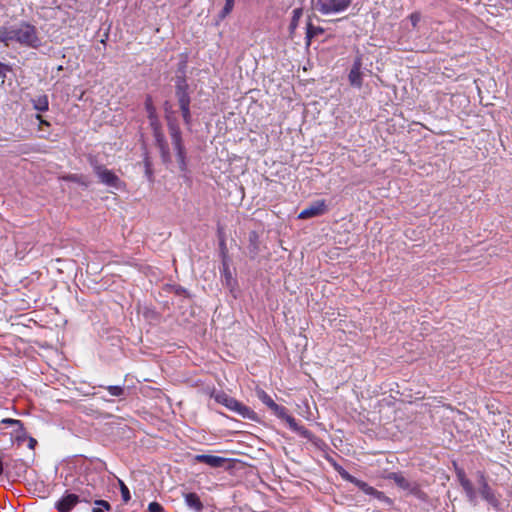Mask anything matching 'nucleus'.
I'll use <instances>...</instances> for the list:
<instances>
[{
  "label": "nucleus",
  "mask_w": 512,
  "mask_h": 512,
  "mask_svg": "<svg viewBox=\"0 0 512 512\" xmlns=\"http://www.w3.org/2000/svg\"><path fill=\"white\" fill-rule=\"evenodd\" d=\"M34 442H35V440L32 438L31 441H30L29 447H32Z\"/></svg>",
  "instance_id": "ea45409f"
},
{
  "label": "nucleus",
  "mask_w": 512,
  "mask_h": 512,
  "mask_svg": "<svg viewBox=\"0 0 512 512\" xmlns=\"http://www.w3.org/2000/svg\"><path fill=\"white\" fill-rule=\"evenodd\" d=\"M93 170L95 174L98 176L101 183L105 184L108 187L116 189L120 188L122 182L113 171L97 163L93 164Z\"/></svg>",
  "instance_id": "423d86ee"
},
{
  "label": "nucleus",
  "mask_w": 512,
  "mask_h": 512,
  "mask_svg": "<svg viewBox=\"0 0 512 512\" xmlns=\"http://www.w3.org/2000/svg\"><path fill=\"white\" fill-rule=\"evenodd\" d=\"M33 108L39 112H45L49 109V100L46 94H40L32 100Z\"/></svg>",
  "instance_id": "2eb2a0df"
},
{
  "label": "nucleus",
  "mask_w": 512,
  "mask_h": 512,
  "mask_svg": "<svg viewBox=\"0 0 512 512\" xmlns=\"http://www.w3.org/2000/svg\"><path fill=\"white\" fill-rule=\"evenodd\" d=\"M353 0H312V8L323 16H334L345 12Z\"/></svg>",
  "instance_id": "20e7f679"
},
{
  "label": "nucleus",
  "mask_w": 512,
  "mask_h": 512,
  "mask_svg": "<svg viewBox=\"0 0 512 512\" xmlns=\"http://www.w3.org/2000/svg\"><path fill=\"white\" fill-rule=\"evenodd\" d=\"M176 97L179 106L190 104V96L188 93V84L184 78H178L176 82Z\"/></svg>",
  "instance_id": "9b49d317"
},
{
  "label": "nucleus",
  "mask_w": 512,
  "mask_h": 512,
  "mask_svg": "<svg viewBox=\"0 0 512 512\" xmlns=\"http://www.w3.org/2000/svg\"><path fill=\"white\" fill-rule=\"evenodd\" d=\"M283 421H285L288 424L289 428L292 431L297 432L301 435H305L307 433V430L303 426L299 425L296 419L290 414H288Z\"/></svg>",
  "instance_id": "f3484780"
},
{
  "label": "nucleus",
  "mask_w": 512,
  "mask_h": 512,
  "mask_svg": "<svg viewBox=\"0 0 512 512\" xmlns=\"http://www.w3.org/2000/svg\"><path fill=\"white\" fill-rule=\"evenodd\" d=\"M166 118L168 121V130L171 142L176 152L179 169L180 171L185 172L187 170L186 150L183 145L180 127L176 120L172 119L170 116L167 115Z\"/></svg>",
  "instance_id": "f03ea898"
},
{
  "label": "nucleus",
  "mask_w": 512,
  "mask_h": 512,
  "mask_svg": "<svg viewBox=\"0 0 512 512\" xmlns=\"http://www.w3.org/2000/svg\"><path fill=\"white\" fill-rule=\"evenodd\" d=\"M362 57L357 56L353 62L348 78L352 86L360 88L362 86Z\"/></svg>",
  "instance_id": "9d476101"
},
{
  "label": "nucleus",
  "mask_w": 512,
  "mask_h": 512,
  "mask_svg": "<svg viewBox=\"0 0 512 512\" xmlns=\"http://www.w3.org/2000/svg\"><path fill=\"white\" fill-rule=\"evenodd\" d=\"M2 423L6 424V425H10V426L16 427L17 428L16 429L17 432L24 430L23 423L20 420H17V419L5 418V419L2 420Z\"/></svg>",
  "instance_id": "393cba45"
},
{
  "label": "nucleus",
  "mask_w": 512,
  "mask_h": 512,
  "mask_svg": "<svg viewBox=\"0 0 512 512\" xmlns=\"http://www.w3.org/2000/svg\"><path fill=\"white\" fill-rule=\"evenodd\" d=\"M106 389L108 390L110 395L115 396V397H119V396L123 395V393H124V388L121 386H118V385H110V386H107Z\"/></svg>",
  "instance_id": "cd10ccee"
},
{
  "label": "nucleus",
  "mask_w": 512,
  "mask_h": 512,
  "mask_svg": "<svg viewBox=\"0 0 512 512\" xmlns=\"http://www.w3.org/2000/svg\"><path fill=\"white\" fill-rule=\"evenodd\" d=\"M214 399L217 403L224 405L227 409L232 412H235L239 416L245 419L254 420L256 418V413L250 409L248 406L244 405L237 399L229 396L225 392L216 393Z\"/></svg>",
  "instance_id": "7ed1b4c3"
},
{
  "label": "nucleus",
  "mask_w": 512,
  "mask_h": 512,
  "mask_svg": "<svg viewBox=\"0 0 512 512\" xmlns=\"http://www.w3.org/2000/svg\"><path fill=\"white\" fill-rule=\"evenodd\" d=\"M145 109L148 114V118L150 119L151 126H154L157 124V117H156V109L153 105L151 96H147L145 100Z\"/></svg>",
  "instance_id": "dca6fc26"
},
{
  "label": "nucleus",
  "mask_w": 512,
  "mask_h": 512,
  "mask_svg": "<svg viewBox=\"0 0 512 512\" xmlns=\"http://www.w3.org/2000/svg\"><path fill=\"white\" fill-rule=\"evenodd\" d=\"M184 500L186 505L195 510L196 512H201L203 510V504L196 493L190 492L184 495Z\"/></svg>",
  "instance_id": "ddd939ff"
},
{
  "label": "nucleus",
  "mask_w": 512,
  "mask_h": 512,
  "mask_svg": "<svg viewBox=\"0 0 512 512\" xmlns=\"http://www.w3.org/2000/svg\"><path fill=\"white\" fill-rule=\"evenodd\" d=\"M409 19H410V22L412 24L413 27H416L417 24L420 22L421 20V14L418 13V12H414L412 13L410 16H409Z\"/></svg>",
  "instance_id": "473e14b6"
},
{
  "label": "nucleus",
  "mask_w": 512,
  "mask_h": 512,
  "mask_svg": "<svg viewBox=\"0 0 512 512\" xmlns=\"http://www.w3.org/2000/svg\"><path fill=\"white\" fill-rule=\"evenodd\" d=\"M355 486H357L365 494L373 496L377 499H382L385 497L383 492L378 491L377 489H375L374 487L370 486L368 483L362 480H358Z\"/></svg>",
  "instance_id": "4468645a"
},
{
  "label": "nucleus",
  "mask_w": 512,
  "mask_h": 512,
  "mask_svg": "<svg viewBox=\"0 0 512 512\" xmlns=\"http://www.w3.org/2000/svg\"><path fill=\"white\" fill-rule=\"evenodd\" d=\"M2 473H3V460L0 457V476L2 475Z\"/></svg>",
  "instance_id": "e433bc0d"
},
{
  "label": "nucleus",
  "mask_w": 512,
  "mask_h": 512,
  "mask_svg": "<svg viewBox=\"0 0 512 512\" xmlns=\"http://www.w3.org/2000/svg\"><path fill=\"white\" fill-rule=\"evenodd\" d=\"M292 14H293V16H292V20H291V23H290V28L292 30H294L297 27L298 21L301 18L303 12H302L301 8H296V9L293 10Z\"/></svg>",
  "instance_id": "b1692460"
},
{
  "label": "nucleus",
  "mask_w": 512,
  "mask_h": 512,
  "mask_svg": "<svg viewBox=\"0 0 512 512\" xmlns=\"http://www.w3.org/2000/svg\"><path fill=\"white\" fill-rule=\"evenodd\" d=\"M271 410L274 413V415L281 420H284L286 416L289 414L286 407L278 405L277 403L274 407L271 408Z\"/></svg>",
  "instance_id": "412c9836"
},
{
  "label": "nucleus",
  "mask_w": 512,
  "mask_h": 512,
  "mask_svg": "<svg viewBox=\"0 0 512 512\" xmlns=\"http://www.w3.org/2000/svg\"><path fill=\"white\" fill-rule=\"evenodd\" d=\"M179 107H180L182 117H183L185 124L188 126L191 125L192 118H191V113H190V104L182 105Z\"/></svg>",
  "instance_id": "4be33fe9"
},
{
  "label": "nucleus",
  "mask_w": 512,
  "mask_h": 512,
  "mask_svg": "<svg viewBox=\"0 0 512 512\" xmlns=\"http://www.w3.org/2000/svg\"><path fill=\"white\" fill-rule=\"evenodd\" d=\"M458 477H459V480H460V484L463 487V489L465 490L466 494L470 498H472L474 496V488H473L472 483L470 482V480H468L465 477L463 472H459L458 473Z\"/></svg>",
  "instance_id": "a211bd4d"
},
{
  "label": "nucleus",
  "mask_w": 512,
  "mask_h": 512,
  "mask_svg": "<svg viewBox=\"0 0 512 512\" xmlns=\"http://www.w3.org/2000/svg\"><path fill=\"white\" fill-rule=\"evenodd\" d=\"M327 211V206L324 200H317L313 202L310 206L303 209L299 215V219H309L313 217H317L323 215Z\"/></svg>",
  "instance_id": "0eeeda50"
},
{
  "label": "nucleus",
  "mask_w": 512,
  "mask_h": 512,
  "mask_svg": "<svg viewBox=\"0 0 512 512\" xmlns=\"http://www.w3.org/2000/svg\"><path fill=\"white\" fill-rule=\"evenodd\" d=\"M79 501L78 495L68 493L63 495L62 498L55 503V508L59 512H70L79 503Z\"/></svg>",
  "instance_id": "1a4fd4ad"
},
{
  "label": "nucleus",
  "mask_w": 512,
  "mask_h": 512,
  "mask_svg": "<svg viewBox=\"0 0 512 512\" xmlns=\"http://www.w3.org/2000/svg\"><path fill=\"white\" fill-rule=\"evenodd\" d=\"M387 478L393 480L399 488L408 493L421 499L424 497V493L421 491L419 485L414 481H409L401 473L391 472L388 474Z\"/></svg>",
  "instance_id": "39448f33"
},
{
  "label": "nucleus",
  "mask_w": 512,
  "mask_h": 512,
  "mask_svg": "<svg viewBox=\"0 0 512 512\" xmlns=\"http://www.w3.org/2000/svg\"><path fill=\"white\" fill-rule=\"evenodd\" d=\"M257 397L262 401L268 408H272L276 405L274 400L262 389L256 391Z\"/></svg>",
  "instance_id": "6ab92c4d"
},
{
  "label": "nucleus",
  "mask_w": 512,
  "mask_h": 512,
  "mask_svg": "<svg viewBox=\"0 0 512 512\" xmlns=\"http://www.w3.org/2000/svg\"><path fill=\"white\" fill-rule=\"evenodd\" d=\"M154 128V135H155V139H156V144L160 150V154H161V159L163 161L164 164H170L171 163V154H170V150H169V147H168V144L165 140V137L164 135L159 131V128L157 126V124H155L154 126H152Z\"/></svg>",
  "instance_id": "6e6552de"
},
{
  "label": "nucleus",
  "mask_w": 512,
  "mask_h": 512,
  "mask_svg": "<svg viewBox=\"0 0 512 512\" xmlns=\"http://www.w3.org/2000/svg\"><path fill=\"white\" fill-rule=\"evenodd\" d=\"M220 246H221V248H222L223 250L225 249V243H224V241H221Z\"/></svg>",
  "instance_id": "4c0bfd02"
},
{
  "label": "nucleus",
  "mask_w": 512,
  "mask_h": 512,
  "mask_svg": "<svg viewBox=\"0 0 512 512\" xmlns=\"http://www.w3.org/2000/svg\"><path fill=\"white\" fill-rule=\"evenodd\" d=\"M481 480H482V485H481V490H480L481 495L487 501L492 502L494 500V496H493L492 490L489 487V485L487 484V482L484 480L483 477H481Z\"/></svg>",
  "instance_id": "aec40b11"
},
{
  "label": "nucleus",
  "mask_w": 512,
  "mask_h": 512,
  "mask_svg": "<svg viewBox=\"0 0 512 512\" xmlns=\"http://www.w3.org/2000/svg\"><path fill=\"white\" fill-rule=\"evenodd\" d=\"M34 442H35V440L32 438L31 441H30L29 447H32Z\"/></svg>",
  "instance_id": "58836bf2"
},
{
  "label": "nucleus",
  "mask_w": 512,
  "mask_h": 512,
  "mask_svg": "<svg viewBox=\"0 0 512 512\" xmlns=\"http://www.w3.org/2000/svg\"><path fill=\"white\" fill-rule=\"evenodd\" d=\"M37 119L40 121L41 124L49 125L47 121H45L40 115H37Z\"/></svg>",
  "instance_id": "c9c22d12"
},
{
  "label": "nucleus",
  "mask_w": 512,
  "mask_h": 512,
  "mask_svg": "<svg viewBox=\"0 0 512 512\" xmlns=\"http://www.w3.org/2000/svg\"><path fill=\"white\" fill-rule=\"evenodd\" d=\"M149 512H164L163 507L157 502H151L148 506Z\"/></svg>",
  "instance_id": "2f4dec72"
},
{
  "label": "nucleus",
  "mask_w": 512,
  "mask_h": 512,
  "mask_svg": "<svg viewBox=\"0 0 512 512\" xmlns=\"http://www.w3.org/2000/svg\"><path fill=\"white\" fill-rule=\"evenodd\" d=\"M342 478H344L345 480H347L348 482L352 483V484H356L357 481L359 479H357L356 477L352 476L351 474H349L347 471L343 470V472H340Z\"/></svg>",
  "instance_id": "7c9ffc66"
},
{
  "label": "nucleus",
  "mask_w": 512,
  "mask_h": 512,
  "mask_svg": "<svg viewBox=\"0 0 512 512\" xmlns=\"http://www.w3.org/2000/svg\"><path fill=\"white\" fill-rule=\"evenodd\" d=\"M234 7V0H226L225 5L220 13L221 18H225L233 9Z\"/></svg>",
  "instance_id": "c85d7f7f"
},
{
  "label": "nucleus",
  "mask_w": 512,
  "mask_h": 512,
  "mask_svg": "<svg viewBox=\"0 0 512 512\" xmlns=\"http://www.w3.org/2000/svg\"><path fill=\"white\" fill-rule=\"evenodd\" d=\"M119 485L123 501L125 503L129 502V500L131 499V495L128 487L124 484L122 480H119Z\"/></svg>",
  "instance_id": "bb28decb"
},
{
  "label": "nucleus",
  "mask_w": 512,
  "mask_h": 512,
  "mask_svg": "<svg viewBox=\"0 0 512 512\" xmlns=\"http://www.w3.org/2000/svg\"><path fill=\"white\" fill-rule=\"evenodd\" d=\"M95 504L98 507H94L92 512H105L106 510L111 509L110 504L105 500H97V501H95Z\"/></svg>",
  "instance_id": "a878e982"
},
{
  "label": "nucleus",
  "mask_w": 512,
  "mask_h": 512,
  "mask_svg": "<svg viewBox=\"0 0 512 512\" xmlns=\"http://www.w3.org/2000/svg\"><path fill=\"white\" fill-rule=\"evenodd\" d=\"M0 42L5 46L18 43L30 48H38L41 45L36 27L24 21L0 26Z\"/></svg>",
  "instance_id": "f257e3e1"
},
{
  "label": "nucleus",
  "mask_w": 512,
  "mask_h": 512,
  "mask_svg": "<svg viewBox=\"0 0 512 512\" xmlns=\"http://www.w3.org/2000/svg\"><path fill=\"white\" fill-rule=\"evenodd\" d=\"M195 461L205 463L213 468H218L224 464L225 458L214 455L199 454L195 456Z\"/></svg>",
  "instance_id": "f8f14e48"
},
{
  "label": "nucleus",
  "mask_w": 512,
  "mask_h": 512,
  "mask_svg": "<svg viewBox=\"0 0 512 512\" xmlns=\"http://www.w3.org/2000/svg\"><path fill=\"white\" fill-rule=\"evenodd\" d=\"M61 179L65 180V181L76 182V183H79V184L85 185V186L87 185V182L84 180V177L82 175H78V174H69V175L61 177Z\"/></svg>",
  "instance_id": "5701e85b"
},
{
  "label": "nucleus",
  "mask_w": 512,
  "mask_h": 512,
  "mask_svg": "<svg viewBox=\"0 0 512 512\" xmlns=\"http://www.w3.org/2000/svg\"><path fill=\"white\" fill-rule=\"evenodd\" d=\"M322 32L321 28L314 27L311 23L307 25V33L306 38L308 39V44L310 43L311 38L317 33Z\"/></svg>",
  "instance_id": "c756f323"
},
{
  "label": "nucleus",
  "mask_w": 512,
  "mask_h": 512,
  "mask_svg": "<svg viewBox=\"0 0 512 512\" xmlns=\"http://www.w3.org/2000/svg\"><path fill=\"white\" fill-rule=\"evenodd\" d=\"M223 272L225 274V277H226V280L227 281H230L232 276H231V273L229 271V267L227 266L226 263H223Z\"/></svg>",
  "instance_id": "72a5a7b5"
},
{
  "label": "nucleus",
  "mask_w": 512,
  "mask_h": 512,
  "mask_svg": "<svg viewBox=\"0 0 512 512\" xmlns=\"http://www.w3.org/2000/svg\"><path fill=\"white\" fill-rule=\"evenodd\" d=\"M7 66L0 62V78H3L6 76Z\"/></svg>",
  "instance_id": "f704fd0d"
}]
</instances>
